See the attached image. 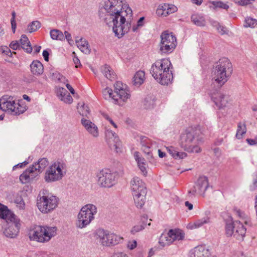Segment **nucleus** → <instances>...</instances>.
I'll use <instances>...</instances> for the list:
<instances>
[{"mask_svg":"<svg viewBox=\"0 0 257 257\" xmlns=\"http://www.w3.org/2000/svg\"><path fill=\"white\" fill-rule=\"evenodd\" d=\"M122 8V0H105L101 9L105 14L104 22L108 26L112 27L113 32L118 38L127 33L131 28L130 23L125 25V18L123 13L132 14V11L128 8L123 12Z\"/></svg>","mask_w":257,"mask_h":257,"instance_id":"1","label":"nucleus"},{"mask_svg":"<svg viewBox=\"0 0 257 257\" xmlns=\"http://www.w3.org/2000/svg\"><path fill=\"white\" fill-rule=\"evenodd\" d=\"M201 132L199 127H189L181 133L180 136V146L188 153H198L201 149L199 146L202 142Z\"/></svg>","mask_w":257,"mask_h":257,"instance_id":"2","label":"nucleus"},{"mask_svg":"<svg viewBox=\"0 0 257 257\" xmlns=\"http://www.w3.org/2000/svg\"><path fill=\"white\" fill-rule=\"evenodd\" d=\"M172 65L168 59H162L153 63L150 70V73L155 80L164 85L172 83L173 79Z\"/></svg>","mask_w":257,"mask_h":257,"instance_id":"3","label":"nucleus"},{"mask_svg":"<svg viewBox=\"0 0 257 257\" xmlns=\"http://www.w3.org/2000/svg\"><path fill=\"white\" fill-rule=\"evenodd\" d=\"M232 72L231 63L225 57L221 58L215 64L212 72V81L220 88L227 82Z\"/></svg>","mask_w":257,"mask_h":257,"instance_id":"4","label":"nucleus"},{"mask_svg":"<svg viewBox=\"0 0 257 257\" xmlns=\"http://www.w3.org/2000/svg\"><path fill=\"white\" fill-rule=\"evenodd\" d=\"M131 185L136 205L141 208L146 201L147 188L145 184L140 178L134 177L131 181Z\"/></svg>","mask_w":257,"mask_h":257,"instance_id":"5","label":"nucleus"},{"mask_svg":"<svg viewBox=\"0 0 257 257\" xmlns=\"http://www.w3.org/2000/svg\"><path fill=\"white\" fill-rule=\"evenodd\" d=\"M56 231L57 228L55 226H36L30 231L29 237L31 240L38 242H47L56 235Z\"/></svg>","mask_w":257,"mask_h":257,"instance_id":"6","label":"nucleus"},{"mask_svg":"<svg viewBox=\"0 0 257 257\" xmlns=\"http://www.w3.org/2000/svg\"><path fill=\"white\" fill-rule=\"evenodd\" d=\"M59 199L51 194H46L44 191L39 194L37 199V205L43 213H48L54 210L58 206Z\"/></svg>","mask_w":257,"mask_h":257,"instance_id":"7","label":"nucleus"},{"mask_svg":"<svg viewBox=\"0 0 257 257\" xmlns=\"http://www.w3.org/2000/svg\"><path fill=\"white\" fill-rule=\"evenodd\" d=\"M65 167V165L62 161H57L53 162L45 171V182L49 183L61 180L65 174V172L63 171Z\"/></svg>","mask_w":257,"mask_h":257,"instance_id":"8","label":"nucleus"},{"mask_svg":"<svg viewBox=\"0 0 257 257\" xmlns=\"http://www.w3.org/2000/svg\"><path fill=\"white\" fill-rule=\"evenodd\" d=\"M96 213L97 208L94 205L88 204L83 206L78 214L76 227L81 229L86 227L93 220Z\"/></svg>","mask_w":257,"mask_h":257,"instance_id":"9","label":"nucleus"},{"mask_svg":"<svg viewBox=\"0 0 257 257\" xmlns=\"http://www.w3.org/2000/svg\"><path fill=\"white\" fill-rule=\"evenodd\" d=\"M94 237L97 243L106 246L117 244L123 239L113 233L101 228L96 230Z\"/></svg>","mask_w":257,"mask_h":257,"instance_id":"10","label":"nucleus"},{"mask_svg":"<svg viewBox=\"0 0 257 257\" xmlns=\"http://www.w3.org/2000/svg\"><path fill=\"white\" fill-rule=\"evenodd\" d=\"M161 42L159 44L160 52L163 54L172 53L177 46V39L172 33L168 31H164L160 36Z\"/></svg>","mask_w":257,"mask_h":257,"instance_id":"11","label":"nucleus"},{"mask_svg":"<svg viewBox=\"0 0 257 257\" xmlns=\"http://www.w3.org/2000/svg\"><path fill=\"white\" fill-rule=\"evenodd\" d=\"M98 184L101 187L110 188L117 182L118 175L109 169H103L97 173Z\"/></svg>","mask_w":257,"mask_h":257,"instance_id":"12","label":"nucleus"},{"mask_svg":"<svg viewBox=\"0 0 257 257\" xmlns=\"http://www.w3.org/2000/svg\"><path fill=\"white\" fill-rule=\"evenodd\" d=\"M19 104L16 103L13 97L11 96L4 95L0 98V109L4 111L19 115L25 111V108H19Z\"/></svg>","mask_w":257,"mask_h":257,"instance_id":"13","label":"nucleus"},{"mask_svg":"<svg viewBox=\"0 0 257 257\" xmlns=\"http://www.w3.org/2000/svg\"><path fill=\"white\" fill-rule=\"evenodd\" d=\"M208 186V178L204 176H200L195 182V185L188 191V195L192 197L198 194L204 195Z\"/></svg>","mask_w":257,"mask_h":257,"instance_id":"14","label":"nucleus"},{"mask_svg":"<svg viewBox=\"0 0 257 257\" xmlns=\"http://www.w3.org/2000/svg\"><path fill=\"white\" fill-rule=\"evenodd\" d=\"M105 137L107 144L111 150L116 153L121 152V143L117 135L110 130L105 131Z\"/></svg>","mask_w":257,"mask_h":257,"instance_id":"15","label":"nucleus"},{"mask_svg":"<svg viewBox=\"0 0 257 257\" xmlns=\"http://www.w3.org/2000/svg\"><path fill=\"white\" fill-rule=\"evenodd\" d=\"M114 93L116 97L118 98V102L115 103H119V100L125 101L128 98L130 97V92L128 89L127 86L123 84L120 81H117L114 85Z\"/></svg>","mask_w":257,"mask_h":257,"instance_id":"16","label":"nucleus"},{"mask_svg":"<svg viewBox=\"0 0 257 257\" xmlns=\"http://www.w3.org/2000/svg\"><path fill=\"white\" fill-rule=\"evenodd\" d=\"M20 226V220L17 217H13L12 220L8 222V226L5 229L4 233L7 237L15 238L19 232Z\"/></svg>","mask_w":257,"mask_h":257,"instance_id":"17","label":"nucleus"},{"mask_svg":"<svg viewBox=\"0 0 257 257\" xmlns=\"http://www.w3.org/2000/svg\"><path fill=\"white\" fill-rule=\"evenodd\" d=\"M211 98L219 109L226 107L228 103V97L219 92H215L211 94Z\"/></svg>","mask_w":257,"mask_h":257,"instance_id":"18","label":"nucleus"},{"mask_svg":"<svg viewBox=\"0 0 257 257\" xmlns=\"http://www.w3.org/2000/svg\"><path fill=\"white\" fill-rule=\"evenodd\" d=\"M37 176H38V173L36 172L34 170V168L30 166L20 176V180L23 184H26L31 182Z\"/></svg>","mask_w":257,"mask_h":257,"instance_id":"19","label":"nucleus"},{"mask_svg":"<svg viewBox=\"0 0 257 257\" xmlns=\"http://www.w3.org/2000/svg\"><path fill=\"white\" fill-rule=\"evenodd\" d=\"M81 121L83 126L93 137H97L98 136V128L94 123L85 117H83Z\"/></svg>","mask_w":257,"mask_h":257,"instance_id":"20","label":"nucleus"},{"mask_svg":"<svg viewBox=\"0 0 257 257\" xmlns=\"http://www.w3.org/2000/svg\"><path fill=\"white\" fill-rule=\"evenodd\" d=\"M246 229L239 221H235L233 236L239 240H242L245 236Z\"/></svg>","mask_w":257,"mask_h":257,"instance_id":"21","label":"nucleus"},{"mask_svg":"<svg viewBox=\"0 0 257 257\" xmlns=\"http://www.w3.org/2000/svg\"><path fill=\"white\" fill-rule=\"evenodd\" d=\"M150 141L146 137H141V144L142 150L147 155V159L151 161L153 160L152 150L150 146Z\"/></svg>","mask_w":257,"mask_h":257,"instance_id":"22","label":"nucleus"},{"mask_svg":"<svg viewBox=\"0 0 257 257\" xmlns=\"http://www.w3.org/2000/svg\"><path fill=\"white\" fill-rule=\"evenodd\" d=\"M208 250L203 245H198L190 251V257H207Z\"/></svg>","mask_w":257,"mask_h":257,"instance_id":"23","label":"nucleus"},{"mask_svg":"<svg viewBox=\"0 0 257 257\" xmlns=\"http://www.w3.org/2000/svg\"><path fill=\"white\" fill-rule=\"evenodd\" d=\"M48 159L46 158H43L39 159L38 162L35 163L31 166L34 168V170L38 173L39 175L48 165Z\"/></svg>","mask_w":257,"mask_h":257,"instance_id":"24","label":"nucleus"},{"mask_svg":"<svg viewBox=\"0 0 257 257\" xmlns=\"http://www.w3.org/2000/svg\"><path fill=\"white\" fill-rule=\"evenodd\" d=\"M30 67L31 72L34 75L39 76L44 72L43 65L39 61H33L30 65Z\"/></svg>","mask_w":257,"mask_h":257,"instance_id":"25","label":"nucleus"},{"mask_svg":"<svg viewBox=\"0 0 257 257\" xmlns=\"http://www.w3.org/2000/svg\"><path fill=\"white\" fill-rule=\"evenodd\" d=\"M76 43L78 48L84 54H88L90 53L91 49L89 43L85 39L76 40Z\"/></svg>","mask_w":257,"mask_h":257,"instance_id":"26","label":"nucleus"},{"mask_svg":"<svg viewBox=\"0 0 257 257\" xmlns=\"http://www.w3.org/2000/svg\"><path fill=\"white\" fill-rule=\"evenodd\" d=\"M13 217H17V216L12 213L7 206L0 203V217L10 221L12 220Z\"/></svg>","mask_w":257,"mask_h":257,"instance_id":"27","label":"nucleus"},{"mask_svg":"<svg viewBox=\"0 0 257 257\" xmlns=\"http://www.w3.org/2000/svg\"><path fill=\"white\" fill-rule=\"evenodd\" d=\"M13 217H17V216L12 213L7 206L0 203V217L10 221L12 220Z\"/></svg>","mask_w":257,"mask_h":257,"instance_id":"28","label":"nucleus"},{"mask_svg":"<svg viewBox=\"0 0 257 257\" xmlns=\"http://www.w3.org/2000/svg\"><path fill=\"white\" fill-rule=\"evenodd\" d=\"M20 41L21 48L24 49L26 52L31 53L32 51L33 48L27 36L26 35H22Z\"/></svg>","mask_w":257,"mask_h":257,"instance_id":"29","label":"nucleus"},{"mask_svg":"<svg viewBox=\"0 0 257 257\" xmlns=\"http://www.w3.org/2000/svg\"><path fill=\"white\" fill-rule=\"evenodd\" d=\"M168 233L169 237L173 242L176 240H183L184 238V233L180 229H170Z\"/></svg>","mask_w":257,"mask_h":257,"instance_id":"30","label":"nucleus"},{"mask_svg":"<svg viewBox=\"0 0 257 257\" xmlns=\"http://www.w3.org/2000/svg\"><path fill=\"white\" fill-rule=\"evenodd\" d=\"M167 149L169 153L175 159H183L187 156L185 152H179L172 146L167 147Z\"/></svg>","mask_w":257,"mask_h":257,"instance_id":"31","label":"nucleus"},{"mask_svg":"<svg viewBox=\"0 0 257 257\" xmlns=\"http://www.w3.org/2000/svg\"><path fill=\"white\" fill-rule=\"evenodd\" d=\"M101 71L103 75L109 80H112L115 78V74L113 72L112 69L107 65H104Z\"/></svg>","mask_w":257,"mask_h":257,"instance_id":"32","label":"nucleus"},{"mask_svg":"<svg viewBox=\"0 0 257 257\" xmlns=\"http://www.w3.org/2000/svg\"><path fill=\"white\" fill-rule=\"evenodd\" d=\"M191 19L192 22L196 26H204L205 25V19L203 16L194 14L192 15Z\"/></svg>","mask_w":257,"mask_h":257,"instance_id":"33","label":"nucleus"},{"mask_svg":"<svg viewBox=\"0 0 257 257\" xmlns=\"http://www.w3.org/2000/svg\"><path fill=\"white\" fill-rule=\"evenodd\" d=\"M145 78V72L143 71H139L136 72L133 77L134 85H141L144 82Z\"/></svg>","mask_w":257,"mask_h":257,"instance_id":"34","label":"nucleus"},{"mask_svg":"<svg viewBox=\"0 0 257 257\" xmlns=\"http://www.w3.org/2000/svg\"><path fill=\"white\" fill-rule=\"evenodd\" d=\"M155 97L153 95H148L144 100V106L146 109L153 108L155 105Z\"/></svg>","mask_w":257,"mask_h":257,"instance_id":"35","label":"nucleus"},{"mask_svg":"<svg viewBox=\"0 0 257 257\" xmlns=\"http://www.w3.org/2000/svg\"><path fill=\"white\" fill-rule=\"evenodd\" d=\"M210 222V218L208 216L196 220L191 225V229H196L199 228L205 224Z\"/></svg>","mask_w":257,"mask_h":257,"instance_id":"36","label":"nucleus"},{"mask_svg":"<svg viewBox=\"0 0 257 257\" xmlns=\"http://www.w3.org/2000/svg\"><path fill=\"white\" fill-rule=\"evenodd\" d=\"M102 94L105 99L111 98L114 102H118V98L116 97L114 92H113L111 89L108 87L105 88L102 91Z\"/></svg>","mask_w":257,"mask_h":257,"instance_id":"37","label":"nucleus"},{"mask_svg":"<svg viewBox=\"0 0 257 257\" xmlns=\"http://www.w3.org/2000/svg\"><path fill=\"white\" fill-rule=\"evenodd\" d=\"M235 227V222L229 220L226 222L225 225V234L227 236L233 235Z\"/></svg>","mask_w":257,"mask_h":257,"instance_id":"38","label":"nucleus"},{"mask_svg":"<svg viewBox=\"0 0 257 257\" xmlns=\"http://www.w3.org/2000/svg\"><path fill=\"white\" fill-rule=\"evenodd\" d=\"M50 36L53 40L62 41L64 40V35L63 33L57 29H54L50 31Z\"/></svg>","mask_w":257,"mask_h":257,"instance_id":"39","label":"nucleus"},{"mask_svg":"<svg viewBox=\"0 0 257 257\" xmlns=\"http://www.w3.org/2000/svg\"><path fill=\"white\" fill-rule=\"evenodd\" d=\"M171 238L169 237V233L167 234H162L160 238L159 243L162 246L165 247L172 244L173 241L171 240Z\"/></svg>","mask_w":257,"mask_h":257,"instance_id":"40","label":"nucleus"},{"mask_svg":"<svg viewBox=\"0 0 257 257\" xmlns=\"http://www.w3.org/2000/svg\"><path fill=\"white\" fill-rule=\"evenodd\" d=\"M246 132V125L244 123L241 122H239L237 124V129L236 134V137L237 139H240L242 138L243 135Z\"/></svg>","mask_w":257,"mask_h":257,"instance_id":"41","label":"nucleus"},{"mask_svg":"<svg viewBox=\"0 0 257 257\" xmlns=\"http://www.w3.org/2000/svg\"><path fill=\"white\" fill-rule=\"evenodd\" d=\"M77 108L78 112L81 115L87 118L89 117L90 111L89 107H88L87 105H86L84 104H83L81 105L80 106L78 107Z\"/></svg>","mask_w":257,"mask_h":257,"instance_id":"42","label":"nucleus"},{"mask_svg":"<svg viewBox=\"0 0 257 257\" xmlns=\"http://www.w3.org/2000/svg\"><path fill=\"white\" fill-rule=\"evenodd\" d=\"M14 202L16 204L17 207L20 209L23 210L25 209V203L21 195L18 194H17L14 200Z\"/></svg>","mask_w":257,"mask_h":257,"instance_id":"43","label":"nucleus"},{"mask_svg":"<svg viewBox=\"0 0 257 257\" xmlns=\"http://www.w3.org/2000/svg\"><path fill=\"white\" fill-rule=\"evenodd\" d=\"M41 27V23L39 21H33L28 27V31L29 33L36 31Z\"/></svg>","mask_w":257,"mask_h":257,"instance_id":"44","label":"nucleus"},{"mask_svg":"<svg viewBox=\"0 0 257 257\" xmlns=\"http://www.w3.org/2000/svg\"><path fill=\"white\" fill-rule=\"evenodd\" d=\"M257 25V21L256 19L251 18L250 17L246 18L245 19V24L244 26L245 27L253 28Z\"/></svg>","mask_w":257,"mask_h":257,"instance_id":"45","label":"nucleus"},{"mask_svg":"<svg viewBox=\"0 0 257 257\" xmlns=\"http://www.w3.org/2000/svg\"><path fill=\"white\" fill-rule=\"evenodd\" d=\"M212 25L215 27L218 32L221 35H223L226 33V29L224 27L221 26L219 23L216 21H213L212 23Z\"/></svg>","mask_w":257,"mask_h":257,"instance_id":"46","label":"nucleus"},{"mask_svg":"<svg viewBox=\"0 0 257 257\" xmlns=\"http://www.w3.org/2000/svg\"><path fill=\"white\" fill-rule=\"evenodd\" d=\"M211 4L214 8H219L225 10H227L229 8V6L227 4L221 1H213L211 2Z\"/></svg>","mask_w":257,"mask_h":257,"instance_id":"47","label":"nucleus"},{"mask_svg":"<svg viewBox=\"0 0 257 257\" xmlns=\"http://www.w3.org/2000/svg\"><path fill=\"white\" fill-rule=\"evenodd\" d=\"M146 226V224L143 223L141 224H138L137 225H135L133 227V228L131 230V232L133 234H135L136 233L142 230L145 228V227Z\"/></svg>","mask_w":257,"mask_h":257,"instance_id":"48","label":"nucleus"},{"mask_svg":"<svg viewBox=\"0 0 257 257\" xmlns=\"http://www.w3.org/2000/svg\"><path fill=\"white\" fill-rule=\"evenodd\" d=\"M60 100L64 101L65 103L70 104L73 101V98L69 93L68 92L65 95V96L61 97Z\"/></svg>","mask_w":257,"mask_h":257,"instance_id":"49","label":"nucleus"},{"mask_svg":"<svg viewBox=\"0 0 257 257\" xmlns=\"http://www.w3.org/2000/svg\"><path fill=\"white\" fill-rule=\"evenodd\" d=\"M68 92L67 91V90L66 89L62 88V87H60L57 90V95L58 97H59V98L60 99L61 98V97H62L63 96H65V95Z\"/></svg>","mask_w":257,"mask_h":257,"instance_id":"50","label":"nucleus"},{"mask_svg":"<svg viewBox=\"0 0 257 257\" xmlns=\"http://www.w3.org/2000/svg\"><path fill=\"white\" fill-rule=\"evenodd\" d=\"M0 51L4 54L7 55L9 57H12V53L9 47L7 46H2L0 48Z\"/></svg>","mask_w":257,"mask_h":257,"instance_id":"51","label":"nucleus"},{"mask_svg":"<svg viewBox=\"0 0 257 257\" xmlns=\"http://www.w3.org/2000/svg\"><path fill=\"white\" fill-rule=\"evenodd\" d=\"M10 47L14 50L20 49L21 48L19 43L17 41H12L10 45Z\"/></svg>","mask_w":257,"mask_h":257,"instance_id":"52","label":"nucleus"},{"mask_svg":"<svg viewBox=\"0 0 257 257\" xmlns=\"http://www.w3.org/2000/svg\"><path fill=\"white\" fill-rule=\"evenodd\" d=\"M251 1H254V0H235V3L240 6H246L250 4Z\"/></svg>","mask_w":257,"mask_h":257,"instance_id":"53","label":"nucleus"},{"mask_svg":"<svg viewBox=\"0 0 257 257\" xmlns=\"http://www.w3.org/2000/svg\"><path fill=\"white\" fill-rule=\"evenodd\" d=\"M177 11V8L176 6L173 5L169 4L168 9H167V16L176 12Z\"/></svg>","mask_w":257,"mask_h":257,"instance_id":"54","label":"nucleus"},{"mask_svg":"<svg viewBox=\"0 0 257 257\" xmlns=\"http://www.w3.org/2000/svg\"><path fill=\"white\" fill-rule=\"evenodd\" d=\"M169 4H164L160 6V10L162 11V15L167 16V9H168Z\"/></svg>","mask_w":257,"mask_h":257,"instance_id":"55","label":"nucleus"},{"mask_svg":"<svg viewBox=\"0 0 257 257\" xmlns=\"http://www.w3.org/2000/svg\"><path fill=\"white\" fill-rule=\"evenodd\" d=\"M64 35V37H65L66 39L70 44H71L73 42V41L72 39L71 35L68 32L65 31Z\"/></svg>","mask_w":257,"mask_h":257,"instance_id":"56","label":"nucleus"},{"mask_svg":"<svg viewBox=\"0 0 257 257\" xmlns=\"http://www.w3.org/2000/svg\"><path fill=\"white\" fill-rule=\"evenodd\" d=\"M52 76L53 77L54 79L57 80L59 81H61L63 77V76L58 72L53 73Z\"/></svg>","mask_w":257,"mask_h":257,"instance_id":"57","label":"nucleus"},{"mask_svg":"<svg viewBox=\"0 0 257 257\" xmlns=\"http://www.w3.org/2000/svg\"><path fill=\"white\" fill-rule=\"evenodd\" d=\"M137 241L136 240H134L132 242H128L127 243V247L130 248V249H133L137 246Z\"/></svg>","mask_w":257,"mask_h":257,"instance_id":"58","label":"nucleus"},{"mask_svg":"<svg viewBox=\"0 0 257 257\" xmlns=\"http://www.w3.org/2000/svg\"><path fill=\"white\" fill-rule=\"evenodd\" d=\"M43 56L44 57V60L48 62L49 61V53L47 50H45L43 52Z\"/></svg>","mask_w":257,"mask_h":257,"instance_id":"59","label":"nucleus"},{"mask_svg":"<svg viewBox=\"0 0 257 257\" xmlns=\"http://www.w3.org/2000/svg\"><path fill=\"white\" fill-rule=\"evenodd\" d=\"M145 166H146V164L138 165L140 169L142 172V173L144 174V175H146L147 173Z\"/></svg>","mask_w":257,"mask_h":257,"instance_id":"60","label":"nucleus"},{"mask_svg":"<svg viewBox=\"0 0 257 257\" xmlns=\"http://www.w3.org/2000/svg\"><path fill=\"white\" fill-rule=\"evenodd\" d=\"M28 164V162L25 161L23 163H19L18 164L13 167V170H15L17 167L22 168Z\"/></svg>","mask_w":257,"mask_h":257,"instance_id":"61","label":"nucleus"},{"mask_svg":"<svg viewBox=\"0 0 257 257\" xmlns=\"http://www.w3.org/2000/svg\"><path fill=\"white\" fill-rule=\"evenodd\" d=\"M73 62H74V64H75V67L76 68H78V67H80V66H81L80 61L77 57H74L73 58Z\"/></svg>","mask_w":257,"mask_h":257,"instance_id":"62","label":"nucleus"},{"mask_svg":"<svg viewBox=\"0 0 257 257\" xmlns=\"http://www.w3.org/2000/svg\"><path fill=\"white\" fill-rule=\"evenodd\" d=\"M246 141L250 145H254L257 144V141L253 139H246Z\"/></svg>","mask_w":257,"mask_h":257,"instance_id":"63","label":"nucleus"},{"mask_svg":"<svg viewBox=\"0 0 257 257\" xmlns=\"http://www.w3.org/2000/svg\"><path fill=\"white\" fill-rule=\"evenodd\" d=\"M185 205L187 207H188L189 210H191L193 209V205L192 203H190L189 201H186L185 202Z\"/></svg>","mask_w":257,"mask_h":257,"instance_id":"64","label":"nucleus"}]
</instances>
